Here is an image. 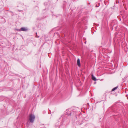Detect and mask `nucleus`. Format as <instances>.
Returning a JSON list of instances; mask_svg holds the SVG:
<instances>
[{
  "label": "nucleus",
  "mask_w": 128,
  "mask_h": 128,
  "mask_svg": "<svg viewBox=\"0 0 128 128\" xmlns=\"http://www.w3.org/2000/svg\"><path fill=\"white\" fill-rule=\"evenodd\" d=\"M35 118V116L34 115L31 114L29 116V120L30 122L32 123H33Z\"/></svg>",
  "instance_id": "f257e3e1"
},
{
  "label": "nucleus",
  "mask_w": 128,
  "mask_h": 128,
  "mask_svg": "<svg viewBox=\"0 0 128 128\" xmlns=\"http://www.w3.org/2000/svg\"><path fill=\"white\" fill-rule=\"evenodd\" d=\"M28 29L26 28H21L20 30L21 31H23L24 32L27 31Z\"/></svg>",
  "instance_id": "f03ea898"
},
{
  "label": "nucleus",
  "mask_w": 128,
  "mask_h": 128,
  "mask_svg": "<svg viewBox=\"0 0 128 128\" xmlns=\"http://www.w3.org/2000/svg\"><path fill=\"white\" fill-rule=\"evenodd\" d=\"M77 64L78 66L79 67L80 66V60L79 59H78L77 60Z\"/></svg>",
  "instance_id": "7ed1b4c3"
},
{
  "label": "nucleus",
  "mask_w": 128,
  "mask_h": 128,
  "mask_svg": "<svg viewBox=\"0 0 128 128\" xmlns=\"http://www.w3.org/2000/svg\"><path fill=\"white\" fill-rule=\"evenodd\" d=\"M68 110V113H66V114L68 116L71 115V112L70 111H69L68 110Z\"/></svg>",
  "instance_id": "20e7f679"
},
{
  "label": "nucleus",
  "mask_w": 128,
  "mask_h": 128,
  "mask_svg": "<svg viewBox=\"0 0 128 128\" xmlns=\"http://www.w3.org/2000/svg\"><path fill=\"white\" fill-rule=\"evenodd\" d=\"M92 80L94 81H96V78L93 75H92Z\"/></svg>",
  "instance_id": "39448f33"
},
{
  "label": "nucleus",
  "mask_w": 128,
  "mask_h": 128,
  "mask_svg": "<svg viewBox=\"0 0 128 128\" xmlns=\"http://www.w3.org/2000/svg\"><path fill=\"white\" fill-rule=\"evenodd\" d=\"M118 88V87H116L115 88H113L112 89V92H113L116 90L117 88Z\"/></svg>",
  "instance_id": "423d86ee"
},
{
  "label": "nucleus",
  "mask_w": 128,
  "mask_h": 128,
  "mask_svg": "<svg viewBox=\"0 0 128 128\" xmlns=\"http://www.w3.org/2000/svg\"><path fill=\"white\" fill-rule=\"evenodd\" d=\"M21 30V29H16V30L18 31L19 32H20L21 31V30Z\"/></svg>",
  "instance_id": "0eeeda50"
}]
</instances>
